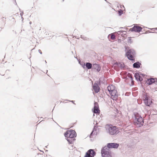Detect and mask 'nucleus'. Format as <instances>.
Returning <instances> with one entry per match:
<instances>
[{
    "mask_svg": "<svg viewBox=\"0 0 157 157\" xmlns=\"http://www.w3.org/2000/svg\"><path fill=\"white\" fill-rule=\"evenodd\" d=\"M125 47V51L126 52V55L128 59L132 61V62L135 61V57L136 55V52L133 49H129V48Z\"/></svg>",
    "mask_w": 157,
    "mask_h": 157,
    "instance_id": "obj_1",
    "label": "nucleus"
},
{
    "mask_svg": "<svg viewBox=\"0 0 157 157\" xmlns=\"http://www.w3.org/2000/svg\"><path fill=\"white\" fill-rule=\"evenodd\" d=\"M134 117L135 118L134 120L135 125H137L138 127H140L143 125L144 119L140 115L136 113H134Z\"/></svg>",
    "mask_w": 157,
    "mask_h": 157,
    "instance_id": "obj_2",
    "label": "nucleus"
},
{
    "mask_svg": "<svg viewBox=\"0 0 157 157\" xmlns=\"http://www.w3.org/2000/svg\"><path fill=\"white\" fill-rule=\"evenodd\" d=\"M105 128L106 132L111 135L117 134L119 132L116 126L111 125H107Z\"/></svg>",
    "mask_w": 157,
    "mask_h": 157,
    "instance_id": "obj_3",
    "label": "nucleus"
},
{
    "mask_svg": "<svg viewBox=\"0 0 157 157\" xmlns=\"http://www.w3.org/2000/svg\"><path fill=\"white\" fill-rule=\"evenodd\" d=\"M73 126L69 125V145L73 144L76 140L75 138L77 136V134L75 130L70 128L72 127Z\"/></svg>",
    "mask_w": 157,
    "mask_h": 157,
    "instance_id": "obj_4",
    "label": "nucleus"
},
{
    "mask_svg": "<svg viewBox=\"0 0 157 157\" xmlns=\"http://www.w3.org/2000/svg\"><path fill=\"white\" fill-rule=\"evenodd\" d=\"M102 157H112L111 152L107 149V147H104L101 150Z\"/></svg>",
    "mask_w": 157,
    "mask_h": 157,
    "instance_id": "obj_5",
    "label": "nucleus"
},
{
    "mask_svg": "<svg viewBox=\"0 0 157 157\" xmlns=\"http://www.w3.org/2000/svg\"><path fill=\"white\" fill-rule=\"evenodd\" d=\"M125 67V65L123 63L116 62L113 64V68L117 71H119L120 68L121 70H124Z\"/></svg>",
    "mask_w": 157,
    "mask_h": 157,
    "instance_id": "obj_6",
    "label": "nucleus"
},
{
    "mask_svg": "<svg viewBox=\"0 0 157 157\" xmlns=\"http://www.w3.org/2000/svg\"><path fill=\"white\" fill-rule=\"evenodd\" d=\"M96 154V152L93 149L89 150L86 153L84 157H94Z\"/></svg>",
    "mask_w": 157,
    "mask_h": 157,
    "instance_id": "obj_7",
    "label": "nucleus"
},
{
    "mask_svg": "<svg viewBox=\"0 0 157 157\" xmlns=\"http://www.w3.org/2000/svg\"><path fill=\"white\" fill-rule=\"evenodd\" d=\"M145 75V74H142L140 72H139L138 73H136L135 74L134 77L137 81L141 82L143 80L142 77H144Z\"/></svg>",
    "mask_w": 157,
    "mask_h": 157,
    "instance_id": "obj_8",
    "label": "nucleus"
},
{
    "mask_svg": "<svg viewBox=\"0 0 157 157\" xmlns=\"http://www.w3.org/2000/svg\"><path fill=\"white\" fill-rule=\"evenodd\" d=\"M143 99L144 101V103L145 105L148 106H149L150 105V104H149L148 101L150 100L149 98V96H148L147 93H144L142 94Z\"/></svg>",
    "mask_w": 157,
    "mask_h": 157,
    "instance_id": "obj_9",
    "label": "nucleus"
},
{
    "mask_svg": "<svg viewBox=\"0 0 157 157\" xmlns=\"http://www.w3.org/2000/svg\"><path fill=\"white\" fill-rule=\"evenodd\" d=\"M109 94L111 95L112 98L113 100H116L118 96L117 90L115 89L112 90L111 91H110Z\"/></svg>",
    "mask_w": 157,
    "mask_h": 157,
    "instance_id": "obj_10",
    "label": "nucleus"
},
{
    "mask_svg": "<svg viewBox=\"0 0 157 157\" xmlns=\"http://www.w3.org/2000/svg\"><path fill=\"white\" fill-rule=\"evenodd\" d=\"M119 145V144L117 143H109L107 144V146H105V147H107V149L109 150V148H117Z\"/></svg>",
    "mask_w": 157,
    "mask_h": 157,
    "instance_id": "obj_11",
    "label": "nucleus"
},
{
    "mask_svg": "<svg viewBox=\"0 0 157 157\" xmlns=\"http://www.w3.org/2000/svg\"><path fill=\"white\" fill-rule=\"evenodd\" d=\"M142 28L138 25L137 24H135L134 26L132 28L129 29V31L132 32H141Z\"/></svg>",
    "mask_w": 157,
    "mask_h": 157,
    "instance_id": "obj_12",
    "label": "nucleus"
},
{
    "mask_svg": "<svg viewBox=\"0 0 157 157\" xmlns=\"http://www.w3.org/2000/svg\"><path fill=\"white\" fill-rule=\"evenodd\" d=\"M156 82V84H157V78H150L147 79V82L148 85H151L153 83Z\"/></svg>",
    "mask_w": 157,
    "mask_h": 157,
    "instance_id": "obj_13",
    "label": "nucleus"
},
{
    "mask_svg": "<svg viewBox=\"0 0 157 157\" xmlns=\"http://www.w3.org/2000/svg\"><path fill=\"white\" fill-rule=\"evenodd\" d=\"M93 89L96 93H98L100 91V88L98 83H95L93 86Z\"/></svg>",
    "mask_w": 157,
    "mask_h": 157,
    "instance_id": "obj_14",
    "label": "nucleus"
},
{
    "mask_svg": "<svg viewBox=\"0 0 157 157\" xmlns=\"http://www.w3.org/2000/svg\"><path fill=\"white\" fill-rule=\"evenodd\" d=\"M92 69H95L99 72L101 70V67L98 64L96 63H94L93 64Z\"/></svg>",
    "mask_w": 157,
    "mask_h": 157,
    "instance_id": "obj_15",
    "label": "nucleus"
},
{
    "mask_svg": "<svg viewBox=\"0 0 157 157\" xmlns=\"http://www.w3.org/2000/svg\"><path fill=\"white\" fill-rule=\"evenodd\" d=\"M141 63L139 61H137L136 62L134 63L133 64V68H139L140 66L141 65Z\"/></svg>",
    "mask_w": 157,
    "mask_h": 157,
    "instance_id": "obj_16",
    "label": "nucleus"
},
{
    "mask_svg": "<svg viewBox=\"0 0 157 157\" xmlns=\"http://www.w3.org/2000/svg\"><path fill=\"white\" fill-rule=\"evenodd\" d=\"M93 112L94 113H99L100 110L98 107L94 106L93 109H92Z\"/></svg>",
    "mask_w": 157,
    "mask_h": 157,
    "instance_id": "obj_17",
    "label": "nucleus"
},
{
    "mask_svg": "<svg viewBox=\"0 0 157 157\" xmlns=\"http://www.w3.org/2000/svg\"><path fill=\"white\" fill-rule=\"evenodd\" d=\"M86 67L88 69H90L92 68L93 65H92V64L90 63L86 62Z\"/></svg>",
    "mask_w": 157,
    "mask_h": 157,
    "instance_id": "obj_18",
    "label": "nucleus"
},
{
    "mask_svg": "<svg viewBox=\"0 0 157 157\" xmlns=\"http://www.w3.org/2000/svg\"><path fill=\"white\" fill-rule=\"evenodd\" d=\"M95 131H96V129L95 130V128H94L93 130H92V132H91V133L90 135V138H91L92 136V135H96L97 134V132L95 133V132H94Z\"/></svg>",
    "mask_w": 157,
    "mask_h": 157,
    "instance_id": "obj_19",
    "label": "nucleus"
},
{
    "mask_svg": "<svg viewBox=\"0 0 157 157\" xmlns=\"http://www.w3.org/2000/svg\"><path fill=\"white\" fill-rule=\"evenodd\" d=\"M110 36V38L112 39L115 40L116 39V37H115V35L113 34H109L108 35V37H109Z\"/></svg>",
    "mask_w": 157,
    "mask_h": 157,
    "instance_id": "obj_20",
    "label": "nucleus"
},
{
    "mask_svg": "<svg viewBox=\"0 0 157 157\" xmlns=\"http://www.w3.org/2000/svg\"><path fill=\"white\" fill-rule=\"evenodd\" d=\"M107 89L108 91L110 92V91H111L112 90H113L114 89L113 88V85H111V86H109L107 87Z\"/></svg>",
    "mask_w": 157,
    "mask_h": 157,
    "instance_id": "obj_21",
    "label": "nucleus"
},
{
    "mask_svg": "<svg viewBox=\"0 0 157 157\" xmlns=\"http://www.w3.org/2000/svg\"><path fill=\"white\" fill-rule=\"evenodd\" d=\"M69 134V131L68 130H67V132L64 133V135L65 136L66 138V139L67 140V141H69V140L68 139V134Z\"/></svg>",
    "mask_w": 157,
    "mask_h": 157,
    "instance_id": "obj_22",
    "label": "nucleus"
},
{
    "mask_svg": "<svg viewBox=\"0 0 157 157\" xmlns=\"http://www.w3.org/2000/svg\"><path fill=\"white\" fill-rule=\"evenodd\" d=\"M119 15V16H121L123 13V11L121 10H120L118 11Z\"/></svg>",
    "mask_w": 157,
    "mask_h": 157,
    "instance_id": "obj_23",
    "label": "nucleus"
},
{
    "mask_svg": "<svg viewBox=\"0 0 157 157\" xmlns=\"http://www.w3.org/2000/svg\"><path fill=\"white\" fill-rule=\"evenodd\" d=\"M124 32H125V31L120 30V31H118L117 33L118 34H120L121 33H123Z\"/></svg>",
    "mask_w": 157,
    "mask_h": 157,
    "instance_id": "obj_24",
    "label": "nucleus"
},
{
    "mask_svg": "<svg viewBox=\"0 0 157 157\" xmlns=\"http://www.w3.org/2000/svg\"><path fill=\"white\" fill-rule=\"evenodd\" d=\"M81 37L82 39H83V40H87V39H88L87 37H85L84 36H82V35L81 36Z\"/></svg>",
    "mask_w": 157,
    "mask_h": 157,
    "instance_id": "obj_25",
    "label": "nucleus"
},
{
    "mask_svg": "<svg viewBox=\"0 0 157 157\" xmlns=\"http://www.w3.org/2000/svg\"><path fill=\"white\" fill-rule=\"evenodd\" d=\"M79 63L80 64V65H81L82 66V67L83 68H85V66L86 67V63H84L83 64H81L79 62Z\"/></svg>",
    "mask_w": 157,
    "mask_h": 157,
    "instance_id": "obj_26",
    "label": "nucleus"
},
{
    "mask_svg": "<svg viewBox=\"0 0 157 157\" xmlns=\"http://www.w3.org/2000/svg\"><path fill=\"white\" fill-rule=\"evenodd\" d=\"M128 43H132V41L131 40V37H129V39L128 40Z\"/></svg>",
    "mask_w": 157,
    "mask_h": 157,
    "instance_id": "obj_27",
    "label": "nucleus"
},
{
    "mask_svg": "<svg viewBox=\"0 0 157 157\" xmlns=\"http://www.w3.org/2000/svg\"><path fill=\"white\" fill-rule=\"evenodd\" d=\"M71 53L74 54V57L75 58H76V57L75 55V54H76V52L75 51H71Z\"/></svg>",
    "mask_w": 157,
    "mask_h": 157,
    "instance_id": "obj_28",
    "label": "nucleus"
},
{
    "mask_svg": "<svg viewBox=\"0 0 157 157\" xmlns=\"http://www.w3.org/2000/svg\"><path fill=\"white\" fill-rule=\"evenodd\" d=\"M73 147L72 145H71L70 146H69V149H72Z\"/></svg>",
    "mask_w": 157,
    "mask_h": 157,
    "instance_id": "obj_29",
    "label": "nucleus"
},
{
    "mask_svg": "<svg viewBox=\"0 0 157 157\" xmlns=\"http://www.w3.org/2000/svg\"><path fill=\"white\" fill-rule=\"evenodd\" d=\"M75 101H69V102H71L72 103H73L74 104H75V103H74V102Z\"/></svg>",
    "mask_w": 157,
    "mask_h": 157,
    "instance_id": "obj_30",
    "label": "nucleus"
},
{
    "mask_svg": "<svg viewBox=\"0 0 157 157\" xmlns=\"http://www.w3.org/2000/svg\"><path fill=\"white\" fill-rule=\"evenodd\" d=\"M129 77L130 78L131 81L132 82L133 81V78L132 77Z\"/></svg>",
    "mask_w": 157,
    "mask_h": 157,
    "instance_id": "obj_31",
    "label": "nucleus"
},
{
    "mask_svg": "<svg viewBox=\"0 0 157 157\" xmlns=\"http://www.w3.org/2000/svg\"><path fill=\"white\" fill-rule=\"evenodd\" d=\"M38 52L39 53H40L41 54L42 53V52L40 50H39Z\"/></svg>",
    "mask_w": 157,
    "mask_h": 157,
    "instance_id": "obj_32",
    "label": "nucleus"
},
{
    "mask_svg": "<svg viewBox=\"0 0 157 157\" xmlns=\"http://www.w3.org/2000/svg\"><path fill=\"white\" fill-rule=\"evenodd\" d=\"M150 100L148 101V103L149 104H150V105L151 104V103H152V101H151L150 103L149 101Z\"/></svg>",
    "mask_w": 157,
    "mask_h": 157,
    "instance_id": "obj_33",
    "label": "nucleus"
},
{
    "mask_svg": "<svg viewBox=\"0 0 157 157\" xmlns=\"http://www.w3.org/2000/svg\"><path fill=\"white\" fill-rule=\"evenodd\" d=\"M155 29L156 30H157V28H153V29Z\"/></svg>",
    "mask_w": 157,
    "mask_h": 157,
    "instance_id": "obj_34",
    "label": "nucleus"
},
{
    "mask_svg": "<svg viewBox=\"0 0 157 157\" xmlns=\"http://www.w3.org/2000/svg\"><path fill=\"white\" fill-rule=\"evenodd\" d=\"M126 33V31H125V32H124L123 33L124 34H125V33Z\"/></svg>",
    "mask_w": 157,
    "mask_h": 157,
    "instance_id": "obj_35",
    "label": "nucleus"
},
{
    "mask_svg": "<svg viewBox=\"0 0 157 157\" xmlns=\"http://www.w3.org/2000/svg\"><path fill=\"white\" fill-rule=\"evenodd\" d=\"M123 27H121L120 28V29H123Z\"/></svg>",
    "mask_w": 157,
    "mask_h": 157,
    "instance_id": "obj_36",
    "label": "nucleus"
},
{
    "mask_svg": "<svg viewBox=\"0 0 157 157\" xmlns=\"http://www.w3.org/2000/svg\"><path fill=\"white\" fill-rule=\"evenodd\" d=\"M105 1L107 2V1L106 0H105Z\"/></svg>",
    "mask_w": 157,
    "mask_h": 157,
    "instance_id": "obj_37",
    "label": "nucleus"
}]
</instances>
